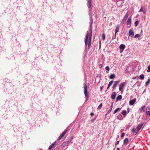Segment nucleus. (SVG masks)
Masks as SVG:
<instances>
[{"mask_svg":"<svg viewBox=\"0 0 150 150\" xmlns=\"http://www.w3.org/2000/svg\"><path fill=\"white\" fill-rule=\"evenodd\" d=\"M92 31L91 30H90L89 35V32L87 31L86 36L85 39V46L87 45L88 46V49H89L90 48V46L91 45V40L92 37Z\"/></svg>","mask_w":150,"mask_h":150,"instance_id":"nucleus-1","label":"nucleus"},{"mask_svg":"<svg viewBox=\"0 0 150 150\" xmlns=\"http://www.w3.org/2000/svg\"><path fill=\"white\" fill-rule=\"evenodd\" d=\"M83 85H84V94L85 97L86 98L85 101L86 102L88 100L89 98L88 95L87 94V86L85 83H84Z\"/></svg>","mask_w":150,"mask_h":150,"instance_id":"nucleus-2","label":"nucleus"},{"mask_svg":"<svg viewBox=\"0 0 150 150\" xmlns=\"http://www.w3.org/2000/svg\"><path fill=\"white\" fill-rule=\"evenodd\" d=\"M69 129V127H67L59 137L57 139L58 140H60L62 137L65 134L67 133V132Z\"/></svg>","mask_w":150,"mask_h":150,"instance_id":"nucleus-3","label":"nucleus"},{"mask_svg":"<svg viewBox=\"0 0 150 150\" xmlns=\"http://www.w3.org/2000/svg\"><path fill=\"white\" fill-rule=\"evenodd\" d=\"M126 83L125 82H123L120 83L119 86V91H121L122 89L126 85Z\"/></svg>","mask_w":150,"mask_h":150,"instance_id":"nucleus-4","label":"nucleus"},{"mask_svg":"<svg viewBox=\"0 0 150 150\" xmlns=\"http://www.w3.org/2000/svg\"><path fill=\"white\" fill-rule=\"evenodd\" d=\"M125 47V45L123 44H122L120 45L119 48L120 49V52L121 53H122L124 51Z\"/></svg>","mask_w":150,"mask_h":150,"instance_id":"nucleus-5","label":"nucleus"},{"mask_svg":"<svg viewBox=\"0 0 150 150\" xmlns=\"http://www.w3.org/2000/svg\"><path fill=\"white\" fill-rule=\"evenodd\" d=\"M101 79L100 75H98L96 77L95 81L96 82L98 83L100 82Z\"/></svg>","mask_w":150,"mask_h":150,"instance_id":"nucleus-6","label":"nucleus"},{"mask_svg":"<svg viewBox=\"0 0 150 150\" xmlns=\"http://www.w3.org/2000/svg\"><path fill=\"white\" fill-rule=\"evenodd\" d=\"M129 35L130 36L133 37L134 35L133 30H132L130 29L129 31Z\"/></svg>","mask_w":150,"mask_h":150,"instance_id":"nucleus-7","label":"nucleus"},{"mask_svg":"<svg viewBox=\"0 0 150 150\" xmlns=\"http://www.w3.org/2000/svg\"><path fill=\"white\" fill-rule=\"evenodd\" d=\"M129 15V14L128 13H126L125 16H124L123 19H122V22H125L126 21V20L127 18L128 17Z\"/></svg>","mask_w":150,"mask_h":150,"instance_id":"nucleus-8","label":"nucleus"},{"mask_svg":"<svg viewBox=\"0 0 150 150\" xmlns=\"http://www.w3.org/2000/svg\"><path fill=\"white\" fill-rule=\"evenodd\" d=\"M117 95V93L115 92H113L111 94V98L112 99H114L115 98V96Z\"/></svg>","mask_w":150,"mask_h":150,"instance_id":"nucleus-9","label":"nucleus"},{"mask_svg":"<svg viewBox=\"0 0 150 150\" xmlns=\"http://www.w3.org/2000/svg\"><path fill=\"white\" fill-rule=\"evenodd\" d=\"M87 6L88 8H90L91 6V0H87Z\"/></svg>","mask_w":150,"mask_h":150,"instance_id":"nucleus-10","label":"nucleus"},{"mask_svg":"<svg viewBox=\"0 0 150 150\" xmlns=\"http://www.w3.org/2000/svg\"><path fill=\"white\" fill-rule=\"evenodd\" d=\"M146 112L147 115H150V107H147L146 108Z\"/></svg>","mask_w":150,"mask_h":150,"instance_id":"nucleus-11","label":"nucleus"},{"mask_svg":"<svg viewBox=\"0 0 150 150\" xmlns=\"http://www.w3.org/2000/svg\"><path fill=\"white\" fill-rule=\"evenodd\" d=\"M136 101V98L134 99L133 100H130L129 102V104L130 105H133Z\"/></svg>","mask_w":150,"mask_h":150,"instance_id":"nucleus-12","label":"nucleus"},{"mask_svg":"<svg viewBox=\"0 0 150 150\" xmlns=\"http://www.w3.org/2000/svg\"><path fill=\"white\" fill-rule=\"evenodd\" d=\"M120 26L119 25L116 26V29L115 30V35H116L117 33L119 32V29Z\"/></svg>","mask_w":150,"mask_h":150,"instance_id":"nucleus-13","label":"nucleus"},{"mask_svg":"<svg viewBox=\"0 0 150 150\" xmlns=\"http://www.w3.org/2000/svg\"><path fill=\"white\" fill-rule=\"evenodd\" d=\"M144 123H141V124H139L138 125V126L137 127V129L138 131V132L139 131V130L140 129L142 128V127L143 126Z\"/></svg>","mask_w":150,"mask_h":150,"instance_id":"nucleus-14","label":"nucleus"},{"mask_svg":"<svg viewBox=\"0 0 150 150\" xmlns=\"http://www.w3.org/2000/svg\"><path fill=\"white\" fill-rule=\"evenodd\" d=\"M119 82L120 81H115L114 84L113 85L112 88L114 89L116 87L117 84H118L119 83Z\"/></svg>","mask_w":150,"mask_h":150,"instance_id":"nucleus-15","label":"nucleus"},{"mask_svg":"<svg viewBox=\"0 0 150 150\" xmlns=\"http://www.w3.org/2000/svg\"><path fill=\"white\" fill-rule=\"evenodd\" d=\"M131 23V18L129 17L127 21V25H130Z\"/></svg>","mask_w":150,"mask_h":150,"instance_id":"nucleus-16","label":"nucleus"},{"mask_svg":"<svg viewBox=\"0 0 150 150\" xmlns=\"http://www.w3.org/2000/svg\"><path fill=\"white\" fill-rule=\"evenodd\" d=\"M56 142H54L49 147V149L51 150L53 147L55 145Z\"/></svg>","mask_w":150,"mask_h":150,"instance_id":"nucleus-17","label":"nucleus"},{"mask_svg":"<svg viewBox=\"0 0 150 150\" xmlns=\"http://www.w3.org/2000/svg\"><path fill=\"white\" fill-rule=\"evenodd\" d=\"M122 98V96L121 95H119L116 98V102L118 100H121Z\"/></svg>","mask_w":150,"mask_h":150,"instance_id":"nucleus-18","label":"nucleus"},{"mask_svg":"<svg viewBox=\"0 0 150 150\" xmlns=\"http://www.w3.org/2000/svg\"><path fill=\"white\" fill-rule=\"evenodd\" d=\"M146 106L145 105H144L142 106L141 108L139 109V110L140 112H142L144 111V109L145 108Z\"/></svg>","mask_w":150,"mask_h":150,"instance_id":"nucleus-19","label":"nucleus"},{"mask_svg":"<svg viewBox=\"0 0 150 150\" xmlns=\"http://www.w3.org/2000/svg\"><path fill=\"white\" fill-rule=\"evenodd\" d=\"M115 77V75L114 74H112L110 75L109 77L110 79H113Z\"/></svg>","mask_w":150,"mask_h":150,"instance_id":"nucleus-20","label":"nucleus"},{"mask_svg":"<svg viewBox=\"0 0 150 150\" xmlns=\"http://www.w3.org/2000/svg\"><path fill=\"white\" fill-rule=\"evenodd\" d=\"M113 81H110L109 82V83L108 84V87H107V89H108V88H109L110 87V86L112 84V83H113Z\"/></svg>","mask_w":150,"mask_h":150,"instance_id":"nucleus-21","label":"nucleus"},{"mask_svg":"<svg viewBox=\"0 0 150 150\" xmlns=\"http://www.w3.org/2000/svg\"><path fill=\"white\" fill-rule=\"evenodd\" d=\"M128 142V138L125 139L124 141V143L126 145Z\"/></svg>","mask_w":150,"mask_h":150,"instance_id":"nucleus-22","label":"nucleus"},{"mask_svg":"<svg viewBox=\"0 0 150 150\" xmlns=\"http://www.w3.org/2000/svg\"><path fill=\"white\" fill-rule=\"evenodd\" d=\"M72 139V138H71L69 140V141H67L65 142H64V143H65V144H68L71 142V141Z\"/></svg>","mask_w":150,"mask_h":150,"instance_id":"nucleus-23","label":"nucleus"},{"mask_svg":"<svg viewBox=\"0 0 150 150\" xmlns=\"http://www.w3.org/2000/svg\"><path fill=\"white\" fill-rule=\"evenodd\" d=\"M121 113L124 115H125L127 114V111L126 110H122Z\"/></svg>","mask_w":150,"mask_h":150,"instance_id":"nucleus-24","label":"nucleus"},{"mask_svg":"<svg viewBox=\"0 0 150 150\" xmlns=\"http://www.w3.org/2000/svg\"><path fill=\"white\" fill-rule=\"evenodd\" d=\"M139 79L141 80H143L144 79V76L143 74H141L139 76Z\"/></svg>","mask_w":150,"mask_h":150,"instance_id":"nucleus-25","label":"nucleus"},{"mask_svg":"<svg viewBox=\"0 0 150 150\" xmlns=\"http://www.w3.org/2000/svg\"><path fill=\"white\" fill-rule=\"evenodd\" d=\"M132 132H135L136 133H137V132H138V131L137 129H134V128H133L132 130Z\"/></svg>","mask_w":150,"mask_h":150,"instance_id":"nucleus-26","label":"nucleus"},{"mask_svg":"<svg viewBox=\"0 0 150 150\" xmlns=\"http://www.w3.org/2000/svg\"><path fill=\"white\" fill-rule=\"evenodd\" d=\"M150 79H149L145 84V86H147L150 83Z\"/></svg>","mask_w":150,"mask_h":150,"instance_id":"nucleus-27","label":"nucleus"},{"mask_svg":"<svg viewBox=\"0 0 150 150\" xmlns=\"http://www.w3.org/2000/svg\"><path fill=\"white\" fill-rule=\"evenodd\" d=\"M120 109V108H116L114 111V112H113V114H115V113H116L117 112V111L119 110Z\"/></svg>","mask_w":150,"mask_h":150,"instance_id":"nucleus-28","label":"nucleus"},{"mask_svg":"<svg viewBox=\"0 0 150 150\" xmlns=\"http://www.w3.org/2000/svg\"><path fill=\"white\" fill-rule=\"evenodd\" d=\"M102 103H100L99 105L98 106L97 109H100L101 108L102 106Z\"/></svg>","mask_w":150,"mask_h":150,"instance_id":"nucleus-29","label":"nucleus"},{"mask_svg":"<svg viewBox=\"0 0 150 150\" xmlns=\"http://www.w3.org/2000/svg\"><path fill=\"white\" fill-rule=\"evenodd\" d=\"M139 23V21H136L134 23V25L135 27L137 26Z\"/></svg>","mask_w":150,"mask_h":150,"instance_id":"nucleus-30","label":"nucleus"},{"mask_svg":"<svg viewBox=\"0 0 150 150\" xmlns=\"http://www.w3.org/2000/svg\"><path fill=\"white\" fill-rule=\"evenodd\" d=\"M140 35H139V34H137L136 35H135L134 36V38H139V37H140Z\"/></svg>","mask_w":150,"mask_h":150,"instance_id":"nucleus-31","label":"nucleus"},{"mask_svg":"<svg viewBox=\"0 0 150 150\" xmlns=\"http://www.w3.org/2000/svg\"><path fill=\"white\" fill-rule=\"evenodd\" d=\"M147 72H150V65L148 67V69L147 70Z\"/></svg>","mask_w":150,"mask_h":150,"instance_id":"nucleus-32","label":"nucleus"},{"mask_svg":"<svg viewBox=\"0 0 150 150\" xmlns=\"http://www.w3.org/2000/svg\"><path fill=\"white\" fill-rule=\"evenodd\" d=\"M122 117V115H118L117 116V118L118 119H121V117Z\"/></svg>","mask_w":150,"mask_h":150,"instance_id":"nucleus-33","label":"nucleus"},{"mask_svg":"<svg viewBox=\"0 0 150 150\" xmlns=\"http://www.w3.org/2000/svg\"><path fill=\"white\" fill-rule=\"evenodd\" d=\"M91 23L90 25L91 26L92 25L93 22V19L92 18V16H91Z\"/></svg>","mask_w":150,"mask_h":150,"instance_id":"nucleus-34","label":"nucleus"},{"mask_svg":"<svg viewBox=\"0 0 150 150\" xmlns=\"http://www.w3.org/2000/svg\"><path fill=\"white\" fill-rule=\"evenodd\" d=\"M105 69L106 70L108 71L110 70L109 67L108 66H107L105 67Z\"/></svg>","mask_w":150,"mask_h":150,"instance_id":"nucleus-35","label":"nucleus"},{"mask_svg":"<svg viewBox=\"0 0 150 150\" xmlns=\"http://www.w3.org/2000/svg\"><path fill=\"white\" fill-rule=\"evenodd\" d=\"M143 9L142 7H141L140 10L139 11V12H142Z\"/></svg>","mask_w":150,"mask_h":150,"instance_id":"nucleus-36","label":"nucleus"},{"mask_svg":"<svg viewBox=\"0 0 150 150\" xmlns=\"http://www.w3.org/2000/svg\"><path fill=\"white\" fill-rule=\"evenodd\" d=\"M116 35L115 34V35H113V36L112 37V39L113 40L116 38Z\"/></svg>","mask_w":150,"mask_h":150,"instance_id":"nucleus-37","label":"nucleus"},{"mask_svg":"<svg viewBox=\"0 0 150 150\" xmlns=\"http://www.w3.org/2000/svg\"><path fill=\"white\" fill-rule=\"evenodd\" d=\"M102 38L103 40H104L105 39V36L104 34H103L102 36Z\"/></svg>","mask_w":150,"mask_h":150,"instance_id":"nucleus-38","label":"nucleus"},{"mask_svg":"<svg viewBox=\"0 0 150 150\" xmlns=\"http://www.w3.org/2000/svg\"><path fill=\"white\" fill-rule=\"evenodd\" d=\"M125 134L123 132L122 133V134L121 135V137H123L125 135Z\"/></svg>","mask_w":150,"mask_h":150,"instance_id":"nucleus-39","label":"nucleus"},{"mask_svg":"<svg viewBox=\"0 0 150 150\" xmlns=\"http://www.w3.org/2000/svg\"><path fill=\"white\" fill-rule=\"evenodd\" d=\"M111 109H109L108 110V111L107 112V114H108L110 113L111 112Z\"/></svg>","mask_w":150,"mask_h":150,"instance_id":"nucleus-40","label":"nucleus"},{"mask_svg":"<svg viewBox=\"0 0 150 150\" xmlns=\"http://www.w3.org/2000/svg\"><path fill=\"white\" fill-rule=\"evenodd\" d=\"M100 91H102L103 88H104V86H100Z\"/></svg>","mask_w":150,"mask_h":150,"instance_id":"nucleus-41","label":"nucleus"},{"mask_svg":"<svg viewBox=\"0 0 150 150\" xmlns=\"http://www.w3.org/2000/svg\"><path fill=\"white\" fill-rule=\"evenodd\" d=\"M119 141H116L115 142V145H116L118 144L119 143Z\"/></svg>","mask_w":150,"mask_h":150,"instance_id":"nucleus-42","label":"nucleus"},{"mask_svg":"<svg viewBox=\"0 0 150 150\" xmlns=\"http://www.w3.org/2000/svg\"><path fill=\"white\" fill-rule=\"evenodd\" d=\"M142 12L144 13H145L146 12V10L145 9L143 10V11H142Z\"/></svg>","mask_w":150,"mask_h":150,"instance_id":"nucleus-43","label":"nucleus"},{"mask_svg":"<svg viewBox=\"0 0 150 150\" xmlns=\"http://www.w3.org/2000/svg\"><path fill=\"white\" fill-rule=\"evenodd\" d=\"M112 105H113V103L112 104L111 106V107H110V109H111V110H112Z\"/></svg>","mask_w":150,"mask_h":150,"instance_id":"nucleus-44","label":"nucleus"},{"mask_svg":"<svg viewBox=\"0 0 150 150\" xmlns=\"http://www.w3.org/2000/svg\"><path fill=\"white\" fill-rule=\"evenodd\" d=\"M91 116H93L94 115V114L93 113H91Z\"/></svg>","mask_w":150,"mask_h":150,"instance_id":"nucleus-45","label":"nucleus"},{"mask_svg":"<svg viewBox=\"0 0 150 150\" xmlns=\"http://www.w3.org/2000/svg\"><path fill=\"white\" fill-rule=\"evenodd\" d=\"M129 111V108H128V109H127V112H128V113Z\"/></svg>","mask_w":150,"mask_h":150,"instance_id":"nucleus-46","label":"nucleus"},{"mask_svg":"<svg viewBox=\"0 0 150 150\" xmlns=\"http://www.w3.org/2000/svg\"><path fill=\"white\" fill-rule=\"evenodd\" d=\"M117 150H120V149L119 148H117Z\"/></svg>","mask_w":150,"mask_h":150,"instance_id":"nucleus-47","label":"nucleus"}]
</instances>
